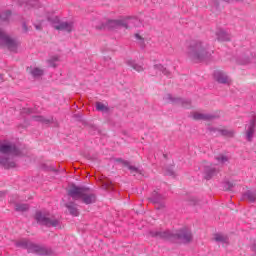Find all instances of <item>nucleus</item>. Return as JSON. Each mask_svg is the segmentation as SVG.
<instances>
[{
	"mask_svg": "<svg viewBox=\"0 0 256 256\" xmlns=\"http://www.w3.org/2000/svg\"><path fill=\"white\" fill-rule=\"evenodd\" d=\"M106 21V29H117V27H125V29H128L129 26L127 25V22L125 20L121 19H105Z\"/></svg>",
	"mask_w": 256,
	"mask_h": 256,
	"instance_id": "10",
	"label": "nucleus"
},
{
	"mask_svg": "<svg viewBox=\"0 0 256 256\" xmlns=\"http://www.w3.org/2000/svg\"><path fill=\"white\" fill-rule=\"evenodd\" d=\"M186 55L194 63L207 61L213 55V50H209V44L201 39L190 40L187 44Z\"/></svg>",
	"mask_w": 256,
	"mask_h": 256,
	"instance_id": "2",
	"label": "nucleus"
},
{
	"mask_svg": "<svg viewBox=\"0 0 256 256\" xmlns=\"http://www.w3.org/2000/svg\"><path fill=\"white\" fill-rule=\"evenodd\" d=\"M135 39H136L137 45H139V47H141L142 49H145V47H146L145 38H143L139 34H135Z\"/></svg>",
	"mask_w": 256,
	"mask_h": 256,
	"instance_id": "27",
	"label": "nucleus"
},
{
	"mask_svg": "<svg viewBox=\"0 0 256 256\" xmlns=\"http://www.w3.org/2000/svg\"><path fill=\"white\" fill-rule=\"evenodd\" d=\"M155 71H160V73H163V75H166V77H169L171 75V72L167 70L162 64H156L154 65Z\"/></svg>",
	"mask_w": 256,
	"mask_h": 256,
	"instance_id": "23",
	"label": "nucleus"
},
{
	"mask_svg": "<svg viewBox=\"0 0 256 256\" xmlns=\"http://www.w3.org/2000/svg\"><path fill=\"white\" fill-rule=\"evenodd\" d=\"M32 77L34 78H37V77H42L44 71L40 68H33L31 71H30Z\"/></svg>",
	"mask_w": 256,
	"mask_h": 256,
	"instance_id": "31",
	"label": "nucleus"
},
{
	"mask_svg": "<svg viewBox=\"0 0 256 256\" xmlns=\"http://www.w3.org/2000/svg\"><path fill=\"white\" fill-rule=\"evenodd\" d=\"M48 65L50 67H57L59 65V56H53L48 60Z\"/></svg>",
	"mask_w": 256,
	"mask_h": 256,
	"instance_id": "32",
	"label": "nucleus"
},
{
	"mask_svg": "<svg viewBox=\"0 0 256 256\" xmlns=\"http://www.w3.org/2000/svg\"><path fill=\"white\" fill-rule=\"evenodd\" d=\"M106 189H109V185H106Z\"/></svg>",
	"mask_w": 256,
	"mask_h": 256,
	"instance_id": "43",
	"label": "nucleus"
},
{
	"mask_svg": "<svg viewBox=\"0 0 256 256\" xmlns=\"http://www.w3.org/2000/svg\"><path fill=\"white\" fill-rule=\"evenodd\" d=\"M199 203V200L197 198H192L190 201V205H197Z\"/></svg>",
	"mask_w": 256,
	"mask_h": 256,
	"instance_id": "39",
	"label": "nucleus"
},
{
	"mask_svg": "<svg viewBox=\"0 0 256 256\" xmlns=\"http://www.w3.org/2000/svg\"><path fill=\"white\" fill-rule=\"evenodd\" d=\"M123 163L126 167H128L132 175H135V173H140L139 168L131 166L128 161H124Z\"/></svg>",
	"mask_w": 256,
	"mask_h": 256,
	"instance_id": "33",
	"label": "nucleus"
},
{
	"mask_svg": "<svg viewBox=\"0 0 256 256\" xmlns=\"http://www.w3.org/2000/svg\"><path fill=\"white\" fill-rule=\"evenodd\" d=\"M217 41H230L231 36L223 29L216 31Z\"/></svg>",
	"mask_w": 256,
	"mask_h": 256,
	"instance_id": "18",
	"label": "nucleus"
},
{
	"mask_svg": "<svg viewBox=\"0 0 256 256\" xmlns=\"http://www.w3.org/2000/svg\"><path fill=\"white\" fill-rule=\"evenodd\" d=\"M0 197H5V192H0Z\"/></svg>",
	"mask_w": 256,
	"mask_h": 256,
	"instance_id": "40",
	"label": "nucleus"
},
{
	"mask_svg": "<svg viewBox=\"0 0 256 256\" xmlns=\"http://www.w3.org/2000/svg\"><path fill=\"white\" fill-rule=\"evenodd\" d=\"M212 135H222L223 137H235V130L209 128L208 129Z\"/></svg>",
	"mask_w": 256,
	"mask_h": 256,
	"instance_id": "13",
	"label": "nucleus"
},
{
	"mask_svg": "<svg viewBox=\"0 0 256 256\" xmlns=\"http://www.w3.org/2000/svg\"><path fill=\"white\" fill-rule=\"evenodd\" d=\"M152 237H161L162 239H171V232H155L151 233Z\"/></svg>",
	"mask_w": 256,
	"mask_h": 256,
	"instance_id": "25",
	"label": "nucleus"
},
{
	"mask_svg": "<svg viewBox=\"0 0 256 256\" xmlns=\"http://www.w3.org/2000/svg\"><path fill=\"white\" fill-rule=\"evenodd\" d=\"M81 200L85 203V205H91L92 203H95V201H97V196H95V194L93 193H90L89 188H86Z\"/></svg>",
	"mask_w": 256,
	"mask_h": 256,
	"instance_id": "16",
	"label": "nucleus"
},
{
	"mask_svg": "<svg viewBox=\"0 0 256 256\" xmlns=\"http://www.w3.org/2000/svg\"><path fill=\"white\" fill-rule=\"evenodd\" d=\"M253 251L256 252V244L253 246Z\"/></svg>",
	"mask_w": 256,
	"mask_h": 256,
	"instance_id": "42",
	"label": "nucleus"
},
{
	"mask_svg": "<svg viewBox=\"0 0 256 256\" xmlns=\"http://www.w3.org/2000/svg\"><path fill=\"white\" fill-rule=\"evenodd\" d=\"M17 41L9 37L3 30H0V47H7L9 51H17Z\"/></svg>",
	"mask_w": 256,
	"mask_h": 256,
	"instance_id": "6",
	"label": "nucleus"
},
{
	"mask_svg": "<svg viewBox=\"0 0 256 256\" xmlns=\"http://www.w3.org/2000/svg\"><path fill=\"white\" fill-rule=\"evenodd\" d=\"M66 207H67L70 215H73V217L79 216V210L77 209V204L70 202V203L66 204Z\"/></svg>",
	"mask_w": 256,
	"mask_h": 256,
	"instance_id": "21",
	"label": "nucleus"
},
{
	"mask_svg": "<svg viewBox=\"0 0 256 256\" xmlns=\"http://www.w3.org/2000/svg\"><path fill=\"white\" fill-rule=\"evenodd\" d=\"M214 79L217 81V83H221L222 85L231 84V78H229V76H227V74L223 71H215Z\"/></svg>",
	"mask_w": 256,
	"mask_h": 256,
	"instance_id": "12",
	"label": "nucleus"
},
{
	"mask_svg": "<svg viewBox=\"0 0 256 256\" xmlns=\"http://www.w3.org/2000/svg\"><path fill=\"white\" fill-rule=\"evenodd\" d=\"M0 79H1V74H0Z\"/></svg>",
	"mask_w": 256,
	"mask_h": 256,
	"instance_id": "44",
	"label": "nucleus"
},
{
	"mask_svg": "<svg viewBox=\"0 0 256 256\" xmlns=\"http://www.w3.org/2000/svg\"><path fill=\"white\" fill-rule=\"evenodd\" d=\"M244 197L250 201V203H254L256 200V191L248 190L245 194Z\"/></svg>",
	"mask_w": 256,
	"mask_h": 256,
	"instance_id": "24",
	"label": "nucleus"
},
{
	"mask_svg": "<svg viewBox=\"0 0 256 256\" xmlns=\"http://www.w3.org/2000/svg\"><path fill=\"white\" fill-rule=\"evenodd\" d=\"M241 65H247V61L246 62H241Z\"/></svg>",
	"mask_w": 256,
	"mask_h": 256,
	"instance_id": "41",
	"label": "nucleus"
},
{
	"mask_svg": "<svg viewBox=\"0 0 256 256\" xmlns=\"http://www.w3.org/2000/svg\"><path fill=\"white\" fill-rule=\"evenodd\" d=\"M15 211H18L20 213H23L25 211H29V204H21V203H17L15 205Z\"/></svg>",
	"mask_w": 256,
	"mask_h": 256,
	"instance_id": "26",
	"label": "nucleus"
},
{
	"mask_svg": "<svg viewBox=\"0 0 256 256\" xmlns=\"http://www.w3.org/2000/svg\"><path fill=\"white\" fill-rule=\"evenodd\" d=\"M214 240H215L217 243H227L228 238H227V236H225V235H223V234H215Z\"/></svg>",
	"mask_w": 256,
	"mask_h": 256,
	"instance_id": "29",
	"label": "nucleus"
},
{
	"mask_svg": "<svg viewBox=\"0 0 256 256\" xmlns=\"http://www.w3.org/2000/svg\"><path fill=\"white\" fill-rule=\"evenodd\" d=\"M164 99L166 103H173L179 107H184V109H189V107H191V100L189 99L173 97L171 94L166 95Z\"/></svg>",
	"mask_w": 256,
	"mask_h": 256,
	"instance_id": "8",
	"label": "nucleus"
},
{
	"mask_svg": "<svg viewBox=\"0 0 256 256\" xmlns=\"http://www.w3.org/2000/svg\"><path fill=\"white\" fill-rule=\"evenodd\" d=\"M16 247H21L22 249H27L28 253H36V255H44V256H53L55 255V252H53V249L40 246L37 244H33V242L23 239L18 242H16Z\"/></svg>",
	"mask_w": 256,
	"mask_h": 256,
	"instance_id": "3",
	"label": "nucleus"
},
{
	"mask_svg": "<svg viewBox=\"0 0 256 256\" xmlns=\"http://www.w3.org/2000/svg\"><path fill=\"white\" fill-rule=\"evenodd\" d=\"M34 121H38L40 123H49V120L45 119L43 116H35Z\"/></svg>",
	"mask_w": 256,
	"mask_h": 256,
	"instance_id": "37",
	"label": "nucleus"
},
{
	"mask_svg": "<svg viewBox=\"0 0 256 256\" xmlns=\"http://www.w3.org/2000/svg\"><path fill=\"white\" fill-rule=\"evenodd\" d=\"M191 117L192 119H194V121H212L215 115L201 112H193L191 114Z\"/></svg>",
	"mask_w": 256,
	"mask_h": 256,
	"instance_id": "15",
	"label": "nucleus"
},
{
	"mask_svg": "<svg viewBox=\"0 0 256 256\" xmlns=\"http://www.w3.org/2000/svg\"><path fill=\"white\" fill-rule=\"evenodd\" d=\"M224 189L225 191H231V189H233V182H230V181L224 182Z\"/></svg>",
	"mask_w": 256,
	"mask_h": 256,
	"instance_id": "36",
	"label": "nucleus"
},
{
	"mask_svg": "<svg viewBox=\"0 0 256 256\" xmlns=\"http://www.w3.org/2000/svg\"><path fill=\"white\" fill-rule=\"evenodd\" d=\"M92 27H94V29H98L99 31L107 29L106 20L95 19L92 21Z\"/></svg>",
	"mask_w": 256,
	"mask_h": 256,
	"instance_id": "19",
	"label": "nucleus"
},
{
	"mask_svg": "<svg viewBox=\"0 0 256 256\" xmlns=\"http://www.w3.org/2000/svg\"><path fill=\"white\" fill-rule=\"evenodd\" d=\"M126 64L128 65V67H131L132 69H134V71H137L138 73L144 71L143 65L135 62V60H127Z\"/></svg>",
	"mask_w": 256,
	"mask_h": 256,
	"instance_id": "20",
	"label": "nucleus"
},
{
	"mask_svg": "<svg viewBox=\"0 0 256 256\" xmlns=\"http://www.w3.org/2000/svg\"><path fill=\"white\" fill-rule=\"evenodd\" d=\"M35 219L39 225H44V227H61V221L51 216L49 212L38 211L35 214Z\"/></svg>",
	"mask_w": 256,
	"mask_h": 256,
	"instance_id": "4",
	"label": "nucleus"
},
{
	"mask_svg": "<svg viewBox=\"0 0 256 256\" xmlns=\"http://www.w3.org/2000/svg\"><path fill=\"white\" fill-rule=\"evenodd\" d=\"M48 21L52 23L54 29L57 31H66V33H71L75 29V23L73 21L63 22L59 20V17L54 16L53 18H48Z\"/></svg>",
	"mask_w": 256,
	"mask_h": 256,
	"instance_id": "5",
	"label": "nucleus"
},
{
	"mask_svg": "<svg viewBox=\"0 0 256 256\" xmlns=\"http://www.w3.org/2000/svg\"><path fill=\"white\" fill-rule=\"evenodd\" d=\"M96 109L101 113H109V107H107L105 104L101 102L96 103Z\"/></svg>",
	"mask_w": 256,
	"mask_h": 256,
	"instance_id": "28",
	"label": "nucleus"
},
{
	"mask_svg": "<svg viewBox=\"0 0 256 256\" xmlns=\"http://www.w3.org/2000/svg\"><path fill=\"white\" fill-rule=\"evenodd\" d=\"M218 173H219V170H217L215 166L213 165L204 166V179H206V181L213 179V177H215V175H217Z\"/></svg>",
	"mask_w": 256,
	"mask_h": 256,
	"instance_id": "14",
	"label": "nucleus"
},
{
	"mask_svg": "<svg viewBox=\"0 0 256 256\" xmlns=\"http://www.w3.org/2000/svg\"><path fill=\"white\" fill-rule=\"evenodd\" d=\"M22 30L23 33H29V27L27 26V22H22Z\"/></svg>",
	"mask_w": 256,
	"mask_h": 256,
	"instance_id": "38",
	"label": "nucleus"
},
{
	"mask_svg": "<svg viewBox=\"0 0 256 256\" xmlns=\"http://www.w3.org/2000/svg\"><path fill=\"white\" fill-rule=\"evenodd\" d=\"M0 167L4 169H15L17 160L15 157H21L23 151L17 145L9 140H0Z\"/></svg>",
	"mask_w": 256,
	"mask_h": 256,
	"instance_id": "1",
	"label": "nucleus"
},
{
	"mask_svg": "<svg viewBox=\"0 0 256 256\" xmlns=\"http://www.w3.org/2000/svg\"><path fill=\"white\" fill-rule=\"evenodd\" d=\"M21 7L24 8V11H29V9H37L39 7V0H30L28 2H23Z\"/></svg>",
	"mask_w": 256,
	"mask_h": 256,
	"instance_id": "17",
	"label": "nucleus"
},
{
	"mask_svg": "<svg viewBox=\"0 0 256 256\" xmlns=\"http://www.w3.org/2000/svg\"><path fill=\"white\" fill-rule=\"evenodd\" d=\"M47 19V21H49V19H51V17H49L48 15H43L42 18L39 21V24L34 23V27L37 31H41L42 27H41V23H43V21H45Z\"/></svg>",
	"mask_w": 256,
	"mask_h": 256,
	"instance_id": "30",
	"label": "nucleus"
},
{
	"mask_svg": "<svg viewBox=\"0 0 256 256\" xmlns=\"http://www.w3.org/2000/svg\"><path fill=\"white\" fill-rule=\"evenodd\" d=\"M175 237L181 241V243H190V241L193 239V235L191 234V231L187 229L179 230Z\"/></svg>",
	"mask_w": 256,
	"mask_h": 256,
	"instance_id": "11",
	"label": "nucleus"
},
{
	"mask_svg": "<svg viewBox=\"0 0 256 256\" xmlns=\"http://www.w3.org/2000/svg\"><path fill=\"white\" fill-rule=\"evenodd\" d=\"M9 17H11V11L9 10L0 15L2 21H9Z\"/></svg>",
	"mask_w": 256,
	"mask_h": 256,
	"instance_id": "35",
	"label": "nucleus"
},
{
	"mask_svg": "<svg viewBox=\"0 0 256 256\" xmlns=\"http://www.w3.org/2000/svg\"><path fill=\"white\" fill-rule=\"evenodd\" d=\"M216 160L219 163V165H225V163H227V161H229V158H227V156H225V155H220V156L216 157Z\"/></svg>",
	"mask_w": 256,
	"mask_h": 256,
	"instance_id": "34",
	"label": "nucleus"
},
{
	"mask_svg": "<svg viewBox=\"0 0 256 256\" xmlns=\"http://www.w3.org/2000/svg\"><path fill=\"white\" fill-rule=\"evenodd\" d=\"M162 200L163 196L157 191L152 192V196L149 198V201H151V203H161Z\"/></svg>",
	"mask_w": 256,
	"mask_h": 256,
	"instance_id": "22",
	"label": "nucleus"
},
{
	"mask_svg": "<svg viewBox=\"0 0 256 256\" xmlns=\"http://www.w3.org/2000/svg\"><path fill=\"white\" fill-rule=\"evenodd\" d=\"M255 131H256V116H254L252 119L249 120V122L245 125V139L249 143L253 141V138L255 137Z\"/></svg>",
	"mask_w": 256,
	"mask_h": 256,
	"instance_id": "7",
	"label": "nucleus"
},
{
	"mask_svg": "<svg viewBox=\"0 0 256 256\" xmlns=\"http://www.w3.org/2000/svg\"><path fill=\"white\" fill-rule=\"evenodd\" d=\"M86 189L85 187L72 186L68 191V195L74 199V201H79V199L83 198Z\"/></svg>",
	"mask_w": 256,
	"mask_h": 256,
	"instance_id": "9",
	"label": "nucleus"
}]
</instances>
